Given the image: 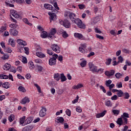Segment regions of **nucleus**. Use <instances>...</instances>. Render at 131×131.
<instances>
[{"label": "nucleus", "mask_w": 131, "mask_h": 131, "mask_svg": "<svg viewBox=\"0 0 131 131\" xmlns=\"http://www.w3.org/2000/svg\"><path fill=\"white\" fill-rule=\"evenodd\" d=\"M123 118H129V114L127 113H123V115L121 116Z\"/></svg>", "instance_id": "36"}, {"label": "nucleus", "mask_w": 131, "mask_h": 131, "mask_svg": "<svg viewBox=\"0 0 131 131\" xmlns=\"http://www.w3.org/2000/svg\"><path fill=\"white\" fill-rule=\"evenodd\" d=\"M123 94L124 93L122 90H119V91L117 93L118 97H119L120 98L123 97Z\"/></svg>", "instance_id": "29"}, {"label": "nucleus", "mask_w": 131, "mask_h": 131, "mask_svg": "<svg viewBox=\"0 0 131 131\" xmlns=\"http://www.w3.org/2000/svg\"><path fill=\"white\" fill-rule=\"evenodd\" d=\"M74 36H75L76 38H78V39H81V38H83V35H82V34H80L79 33H75Z\"/></svg>", "instance_id": "13"}, {"label": "nucleus", "mask_w": 131, "mask_h": 131, "mask_svg": "<svg viewBox=\"0 0 131 131\" xmlns=\"http://www.w3.org/2000/svg\"><path fill=\"white\" fill-rule=\"evenodd\" d=\"M29 67L30 69H31V70H32V69H34L35 66H34V63H33V62L32 61H29Z\"/></svg>", "instance_id": "21"}, {"label": "nucleus", "mask_w": 131, "mask_h": 131, "mask_svg": "<svg viewBox=\"0 0 131 131\" xmlns=\"http://www.w3.org/2000/svg\"><path fill=\"white\" fill-rule=\"evenodd\" d=\"M89 66L90 68V71H92L93 73H95L97 71V69H98L97 67L95 66L94 64L92 62H89Z\"/></svg>", "instance_id": "5"}, {"label": "nucleus", "mask_w": 131, "mask_h": 131, "mask_svg": "<svg viewBox=\"0 0 131 131\" xmlns=\"http://www.w3.org/2000/svg\"><path fill=\"white\" fill-rule=\"evenodd\" d=\"M21 61L23 63H24V64H26V63H27V58H26V57L22 56Z\"/></svg>", "instance_id": "47"}, {"label": "nucleus", "mask_w": 131, "mask_h": 131, "mask_svg": "<svg viewBox=\"0 0 131 131\" xmlns=\"http://www.w3.org/2000/svg\"><path fill=\"white\" fill-rule=\"evenodd\" d=\"M122 77V74H121L120 73H117L115 74V77L117 78V79H119V78H121Z\"/></svg>", "instance_id": "40"}, {"label": "nucleus", "mask_w": 131, "mask_h": 131, "mask_svg": "<svg viewBox=\"0 0 131 131\" xmlns=\"http://www.w3.org/2000/svg\"><path fill=\"white\" fill-rule=\"evenodd\" d=\"M117 123L120 125V126L123 124V121H122V118H119L117 121Z\"/></svg>", "instance_id": "25"}, {"label": "nucleus", "mask_w": 131, "mask_h": 131, "mask_svg": "<svg viewBox=\"0 0 131 131\" xmlns=\"http://www.w3.org/2000/svg\"><path fill=\"white\" fill-rule=\"evenodd\" d=\"M47 112V108L46 107H42L41 110L39 112V116L40 117H44L46 116Z\"/></svg>", "instance_id": "9"}, {"label": "nucleus", "mask_w": 131, "mask_h": 131, "mask_svg": "<svg viewBox=\"0 0 131 131\" xmlns=\"http://www.w3.org/2000/svg\"><path fill=\"white\" fill-rule=\"evenodd\" d=\"M23 20L24 22V23H25V24H28V25H29V26H31V25H32L31 23L28 21V19H27V18H24Z\"/></svg>", "instance_id": "38"}, {"label": "nucleus", "mask_w": 131, "mask_h": 131, "mask_svg": "<svg viewBox=\"0 0 131 131\" xmlns=\"http://www.w3.org/2000/svg\"><path fill=\"white\" fill-rule=\"evenodd\" d=\"M95 31L96 33H99V34L102 33V31H101V30H100V29H99L98 28H96L95 29Z\"/></svg>", "instance_id": "58"}, {"label": "nucleus", "mask_w": 131, "mask_h": 131, "mask_svg": "<svg viewBox=\"0 0 131 131\" xmlns=\"http://www.w3.org/2000/svg\"><path fill=\"white\" fill-rule=\"evenodd\" d=\"M66 113L68 116H71V111L69 109H67Z\"/></svg>", "instance_id": "51"}, {"label": "nucleus", "mask_w": 131, "mask_h": 131, "mask_svg": "<svg viewBox=\"0 0 131 131\" xmlns=\"http://www.w3.org/2000/svg\"><path fill=\"white\" fill-rule=\"evenodd\" d=\"M37 69L38 72H43L45 71V69H43V67L41 66L37 65Z\"/></svg>", "instance_id": "19"}, {"label": "nucleus", "mask_w": 131, "mask_h": 131, "mask_svg": "<svg viewBox=\"0 0 131 131\" xmlns=\"http://www.w3.org/2000/svg\"><path fill=\"white\" fill-rule=\"evenodd\" d=\"M3 55V56L2 57L3 60H7V59H9V55L5 54V53H4Z\"/></svg>", "instance_id": "50"}, {"label": "nucleus", "mask_w": 131, "mask_h": 131, "mask_svg": "<svg viewBox=\"0 0 131 131\" xmlns=\"http://www.w3.org/2000/svg\"><path fill=\"white\" fill-rule=\"evenodd\" d=\"M74 90H78V89H81V88H83V85L82 84H78L77 85L73 86Z\"/></svg>", "instance_id": "23"}, {"label": "nucleus", "mask_w": 131, "mask_h": 131, "mask_svg": "<svg viewBox=\"0 0 131 131\" xmlns=\"http://www.w3.org/2000/svg\"><path fill=\"white\" fill-rule=\"evenodd\" d=\"M62 35L63 38H67V37L69 36V35H68V34H67V32L66 31L63 32L62 33Z\"/></svg>", "instance_id": "41"}, {"label": "nucleus", "mask_w": 131, "mask_h": 131, "mask_svg": "<svg viewBox=\"0 0 131 131\" xmlns=\"http://www.w3.org/2000/svg\"><path fill=\"white\" fill-rule=\"evenodd\" d=\"M78 7H79V9H80V10H82V9H84V8H85V6L83 4H79Z\"/></svg>", "instance_id": "53"}, {"label": "nucleus", "mask_w": 131, "mask_h": 131, "mask_svg": "<svg viewBox=\"0 0 131 131\" xmlns=\"http://www.w3.org/2000/svg\"><path fill=\"white\" fill-rule=\"evenodd\" d=\"M123 97L124 99H128L129 98V94L127 92H125L123 93Z\"/></svg>", "instance_id": "39"}, {"label": "nucleus", "mask_w": 131, "mask_h": 131, "mask_svg": "<svg viewBox=\"0 0 131 131\" xmlns=\"http://www.w3.org/2000/svg\"><path fill=\"white\" fill-rule=\"evenodd\" d=\"M48 15L50 16V21H52V20L56 21L57 20V15H56V13L48 12Z\"/></svg>", "instance_id": "6"}, {"label": "nucleus", "mask_w": 131, "mask_h": 131, "mask_svg": "<svg viewBox=\"0 0 131 131\" xmlns=\"http://www.w3.org/2000/svg\"><path fill=\"white\" fill-rule=\"evenodd\" d=\"M122 52L125 53V54H129V51L126 49H123Z\"/></svg>", "instance_id": "61"}, {"label": "nucleus", "mask_w": 131, "mask_h": 131, "mask_svg": "<svg viewBox=\"0 0 131 131\" xmlns=\"http://www.w3.org/2000/svg\"><path fill=\"white\" fill-rule=\"evenodd\" d=\"M19 122L20 124H24V125H25V116H24L20 119Z\"/></svg>", "instance_id": "31"}, {"label": "nucleus", "mask_w": 131, "mask_h": 131, "mask_svg": "<svg viewBox=\"0 0 131 131\" xmlns=\"http://www.w3.org/2000/svg\"><path fill=\"white\" fill-rule=\"evenodd\" d=\"M4 70H9L11 69V64L9 63H6L4 66Z\"/></svg>", "instance_id": "22"}, {"label": "nucleus", "mask_w": 131, "mask_h": 131, "mask_svg": "<svg viewBox=\"0 0 131 131\" xmlns=\"http://www.w3.org/2000/svg\"><path fill=\"white\" fill-rule=\"evenodd\" d=\"M34 85L35 86H36V88H37V91L38 92V93H41V89H40V87L39 86V85H38V84H35Z\"/></svg>", "instance_id": "45"}, {"label": "nucleus", "mask_w": 131, "mask_h": 131, "mask_svg": "<svg viewBox=\"0 0 131 131\" xmlns=\"http://www.w3.org/2000/svg\"><path fill=\"white\" fill-rule=\"evenodd\" d=\"M105 105L107 107H112V103H111V101L110 100L105 101Z\"/></svg>", "instance_id": "30"}, {"label": "nucleus", "mask_w": 131, "mask_h": 131, "mask_svg": "<svg viewBox=\"0 0 131 131\" xmlns=\"http://www.w3.org/2000/svg\"><path fill=\"white\" fill-rule=\"evenodd\" d=\"M36 55L37 57H39V58H46V55L41 52H37Z\"/></svg>", "instance_id": "20"}, {"label": "nucleus", "mask_w": 131, "mask_h": 131, "mask_svg": "<svg viewBox=\"0 0 131 131\" xmlns=\"http://www.w3.org/2000/svg\"><path fill=\"white\" fill-rule=\"evenodd\" d=\"M35 62L38 64H41V63H42V61L39 59H35Z\"/></svg>", "instance_id": "55"}, {"label": "nucleus", "mask_w": 131, "mask_h": 131, "mask_svg": "<svg viewBox=\"0 0 131 131\" xmlns=\"http://www.w3.org/2000/svg\"><path fill=\"white\" fill-rule=\"evenodd\" d=\"M9 45H10V46L13 47V48H14V47H15V41H14V39H10L9 40Z\"/></svg>", "instance_id": "27"}, {"label": "nucleus", "mask_w": 131, "mask_h": 131, "mask_svg": "<svg viewBox=\"0 0 131 131\" xmlns=\"http://www.w3.org/2000/svg\"><path fill=\"white\" fill-rule=\"evenodd\" d=\"M117 88L120 89L121 88H122V83H121V82H120L119 83H117L116 85Z\"/></svg>", "instance_id": "63"}, {"label": "nucleus", "mask_w": 131, "mask_h": 131, "mask_svg": "<svg viewBox=\"0 0 131 131\" xmlns=\"http://www.w3.org/2000/svg\"><path fill=\"white\" fill-rule=\"evenodd\" d=\"M60 79H61V81L62 82L66 81L67 80V78H66V76H65V75H64V73L60 74Z\"/></svg>", "instance_id": "16"}, {"label": "nucleus", "mask_w": 131, "mask_h": 131, "mask_svg": "<svg viewBox=\"0 0 131 131\" xmlns=\"http://www.w3.org/2000/svg\"><path fill=\"white\" fill-rule=\"evenodd\" d=\"M96 37H97V38H99V39H102V40L104 39V37L100 35L96 34Z\"/></svg>", "instance_id": "62"}, {"label": "nucleus", "mask_w": 131, "mask_h": 131, "mask_svg": "<svg viewBox=\"0 0 131 131\" xmlns=\"http://www.w3.org/2000/svg\"><path fill=\"white\" fill-rule=\"evenodd\" d=\"M79 51L81 53H82V54H85V53H86V52H88V50H86V49L81 47L79 48Z\"/></svg>", "instance_id": "32"}, {"label": "nucleus", "mask_w": 131, "mask_h": 131, "mask_svg": "<svg viewBox=\"0 0 131 131\" xmlns=\"http://www.w3.org/2000/svg\"><path fill=\"white\" fill-rule=\"evenodd\" d=\"M77 25L79 28L81 29H85V25H84L82 21L79 18H76L75 21H73Z\"/></svg>", "instance_id": "1"}, {"label": "nucleus", "mask_w": 131, "mask_h": 131, "mask_svg": "<svg viewBox=\"0 0 131 131\" xmlns=\"http://www.w3.org/2000/svg\"><path fill=\"white\" fill-rule=\"evenodd\" d=\"M56 32H57V30H55V29H52L51 30L50 34H51V35H55V34H56Z\"/></svg>", "instance_id": "49"}, {"label": "nucleus", "mask_w": 131, "mask_h": 131, "mask_svg": "<svg viewBox=\"0 0 131 131\" xmlns=\"http://www.w3.org/2000/svg\"><path fill=\"white\" fill-rule=\"evenodd\" d=\"M117 99H118V97H117V95H115L113 97H111V100H112L113 101L117 100Z\"/></svg>", "instance_id": "59"}, {"label": "nucleus", "mask_w": 131, "mask_h": 131, "mask_svg": "<svg viewBox=\"0 0 131 131\" xmlns=\"http://www.w3.org/2000/svg\"><path fill=\"white\" fill-rule=\"evenodd\" d=\"M31 121H32V119H31L30 117L28 118L25 120V124H29V123H31Z\"/></svg>", "instance_id": "33"}, {"label": "nucleus", "mask_w": 131, "mask_h": 131, "mask_svg": "<svg viewBox=\"0 0 131 131\" xmlns=\"http://www.w3.org/2000/svg\"><path fill=\"white\" fill-rule=\"evenodd\" d=\"M3 88H4V89H9L10 88V83L8 82H5L2 84Z\"/></svg>", "instance_id": "24"}, {"label": "nucleus", "mask_w": 131, "mask_h": 131, "mask_svg": "<svg viewBox=\"0 0 131 131\" xmlns=\"http://www.w3.org/2000/svg\"><path fill=\"white\" fill-rule=\"evenodd\" d=\"M111 83H112V81L110 79L105 81V85L107 87L109 86V85H110V84H111Z\"/></svg>", "instance_id": "42"}, {"label": "nucleus", "mask_w": 131, "mask_h": 131, "mask_svg": "<svg viewBox=\"0 0 131 131\" xmlns=\"http://www.w3.org/2000/svg\"><path fill=\"white\" fill-rule=\"evenodd\" d=\"M24 50L25 51V54L28 55L29 54V48L27 47H25Z\"/></svg>", "instance_id": "57"}, {"label": "nucleus", "mask_w": 131, "mask_h": 131, "mask_svg": "<svg viewBox=\"0 0 131 131\" xmlns=\"http://www.w3.org/2000/svg\"><path fill=\"white\" fill-rule=\"evenodd\" d=\"M118 63H122L123 62V57L122 56H120L118 57Z\"/></svg>", "instance_id": "44"}, {"label": "nucleus", "mask_w": 131, "mask_h": 131, "mask_svg": "<svg viewBox=\"0 0 131 131\" xmlns=\"http://www.w3.org/2000/svg\"><path fill=\"white\" fill-rule=\"evenodd\" d=\"M11 15H12V16L14 17V18H16V19H18L19 18H20V15H19V14H18V12H17L16 11L11 10Z\"/></svg>", "instance_id": "10"}, {"label": "nucleus", "mask_w": 131, "mask_h": 131, "mask_svg": "<svg viewBox=\"0 0 131 131\" xmlns=\"http://www.w3.org/2000/svg\"><path fill=\"white\" fill-rule=\"evenodd\" d=\"M52 51L55 53H60L61 52L60 47L57 44H52L51 47Z\"/></svg>", "instance_id": "4"}, {"label": "nucleus", "mask_w": 131, "mask_h": 131, "mask_svg": "<svg viewBox=\"0 0 131 131\" xmlns=\"http://www.w3.org/2000/svg\"><path fill=\"white\" fill-rule=\"evenodd\" d=\"M69 17L72 21H74L76 19V15L73 13H70L69 15Z\"/></svg>", "instance_id": "12"}, {"label": "nucleus", "mask_w": 131, "mask_h": 131, "mask_svg": "<svg viewBox=\"0 0 131 131\" xmlns=\"http://www.w3.org/2000/svg\"><path fill=\"white\" fill-rule=\"evenodd\" d=\"M61 76H60V74L59 73H55L54 74V78L55 79V80H57V81H59L60 80Z\"/></svg>", "instance_id": "17"}, {"label": "nucleus", "mask_w": 131, "mask_h": 131, "mask_svg": "<svg viewBox=\"0 0 131 131\" xmlns=\"http://www.w3.org/2000/svg\"><path fill=\"white\" fill-rule=\"evenodd\" d=\"M10 27H11V29H16L18 27V26L16 24H11L10 25Z\"/></svg>", "instance_id": "37"}, {"label": "nucleus", "mask_w": 131, "mask_h": 131, "mask_svg": "<svg viewBox=\"0 0 131 131\" xmlns=\"http://www.w3.org/2000/svg\"><path fill=\"white\" fill-rule=\"evenodd\" d=\"M57 58H58V55L57 54H54L53 55V57L51 58L49 60V64L50 66H53V65H56L57 62Z\"/></svg>", "instance_id": "2"}, {"label": "nucleus", "mask_w": 131, "mask_h": 131, "mask_svg": "<svg viewBox=\"0 0 131 131\" xmlns=\"http://www.w3.org/2000/svg\"><path fill=\"white\" fill-rule=\"evenodd\" d=\"M10 72H13V73H16V72H17V70H16V69H15V68L12 67H12L10 68Z\"/></svg>", "instance_id": "56"}, {"label": "nucleus", "mask_w": 131, "mask_h": 131, "mask_svg": "<svg viewBox=\"0 0 131 131\" xmlns=\"http://www.w3.org/2000/svg\"><path fill=\"white\" fill-rule=\"evenodd\" d=\"M99 21H100V18H99V17H96L94 19L93 23H94V24H96V23H97V22H99Z\"/></svg>", "instance_id": "54"}, {"label": "nucleus", "mask_w": 131, "mask_h": 131, "mask_svg": "<svg viewBox=\"0 0 131 131\" xmlns=\"http://www.w3.org/2000/svg\"><path fill=\"white\" fill-rule=\"evenodd\" d=\"M44 7L45 9H47V10H53V6L49 4H45L44 5Z\"/></svg>", "instance_id": "18"}, {"label": "nucleus", "mask_w": 131, "mask_h": 131, "mask_svg": "<svg viewBox=\"0 0 131 131\" xmlns=\"http://www.w3.org/2000/svg\"><path fill=\"white\" fill-rule=\"evenodd\" d=\"M124 120V122H123V125H125V124H127V118H123Z\"/></svg>", "instance_id": "60"}, {"label": "nucleus", "mask_w": 131, "mask_h": 131, "mask_svg": "<svg viewBox=\"0 0 131 131\" xmlns=\"http://www.w3.org/2000/svg\"><path fill=\"white\" fill-rule=\"evenodd\" d=\"M80 65L81 66V67H85L86 66V60H84L82 61L80 63Z\"/></svg>", "instance_id": "46"}, {"label": "nucleus", "mask_w": 131, "mask_h": 131, "mask_svg": "<svg viewBox=\"0 0 131 131\" xmlns=\"http://www.w3.org/2000/svg\"><path fill=\"white\" fill-rule=\"evenodd\" d=\"M9 32L10 33V35H13V36H17V35H18V34L19 33L18 30L16 29H10Z\"/></svg>", "instance_id": "7"}, {"label": "nucleus", "mask_w": 131, "mask_h": 131, "mask_svg": "<svg viewBox=\"0 0 131 131\" xmlns=\"http://www.w3.org/2000/svg\"><path fill=\"white\" fill-rule=\"evenodd\" d=\"M18 90H19L20 92H22L23 93H26V89H25V88L19 86L18 89Z\"/></svg>", "instance_id": "34"}, {"label": "nucleus", "mask_w": 131, "mask_h": 131, "mask_svg": "<svg viewBox=\"0 0 131 131\" xmlns=\"http://www.w3.org/2000/svg\"><path fill=\"white\" fill-rule=\"evenodd\" d=\"M57 120L58 121L57 123H63L64 122V118L62 117H57Z\"/></svg>", "instance_id": "26"}, {"label": "nucleus", "mask_w": 131, "mask_h": 131, "mask_svg": "<svg viewBox=\"0 0 131 131\" xmlns=\"http://www.w3.org/2000/svg\"><path fill=\"white\" fill-rule=\"evenodd\" d=\"M52 5H53L54 8H55L56 10H60V8H59V7H58V4L57 3V2H56V1H53L52 2Z\"/></svg>", "instance_id": "35"}, {"label": "nucleus", "mask_w": 131, "mask_h": 131, "mask_svg": "<svg viewBox=\"0 0 131 131\" xmlns=\"http://www.w3.org/2000/svg\"><path fill=\"white\" fill-rule=\"evenodd\" d=\"M8 119L10 122H12V121L14 120V115H11L10 116H9Z\"/></svg>", "instance_id": "48"}, {"label": "nucleus", "mask_w": 131, "mask_h": 131, "mask_svg": "<svg viewBox=\"0 0 131 131\" xmlns=\"http://www.w3.org/2000/svg\"><path fill=\"white\" fill-rule=\"evenodd\" d=\"M112 61V59L109 58L106 60V61L105 62L106 65H110L111 64V62Z\"/></svg>", "instance_id": "52"}, {"label": "nucleus", "mask_w": 131, "mask_h": 131, "mask_svg": "<svg viewBox=\"0 0 131 131\" xmlns=\"http://www.w3.org/2000/svg\"><path fill=\"white\" fill-rule=\"evenodd\" d=\"M59 23L61 24V25H63L64 27H66V28H70V27H71V24H70L69 20L67 19L60 20Z\"/></svg>", "instance_id": "3"}, {"label": "nucleus", "mask_w": 131, "mask_h": 131, "mask_svg": "<svg viewBox=\"0 0 131 131\" xmlns=\"http://www.w3.org/2000/svg\"><path fill=\"white\" fill-rule=\"evenodd\" d=\"M33 128V126L32 125H27L23 128L21 131H31Z\"/></svg>", "instance_id": "11"}, {"label": "nucleus", "mask_w": 131, "mask_h": 131, "mask_svg": "<svg viewBox=\"0 0 131 131\" xmlns=\"http://www.w3.org/2000/svg\"><path fill=\"white\" fill-rule=\"evenodd\" d=\"M6 51L7 53H12V49L10 48H7Z\"/></svg>", "instance_id": "64"}, {"label": "nucleus", "mask_w": 131, "mask_h": 131, "mask_svg": "<svg viewBox=\"0 0 131 131\" xmlns=\"http://www.w3.org/2000/svg\"><path fill=\"white\" fill-rule=\"evenodd\" d=\"M107 113V111H104L102 113L96 114V118H100V117H103L105 114Z\"/></svg>", "instance_id": "14"}, {"label": "nucleus", "mask_w": 131, "mask_h": 131, "mask_svg": "<svg viewBox=\"0 0 131 131\" xmlns=\"http://www.w3.org/2000/svg\"><path fill=\"white\" fill-rule=\"evenodd\" d=\"M48 37V32L46 31H43L41 34V37L42 38H46Z\"/></svg>", "instance_id": "28"}, {"label": "nucleus", "mask_w": 131, "mask_h": 131, "mask_svg": "<svg viewBox=\"0 0 131 131\" xmlns=\"http://www.w3.org/2000/svg\"><path fill=\"white\" fill-rule=\"evenodd\" d=\"M112 112H113V113H114V114L115 115H118V114H119L120 111H119V110H113Z\"/></svg>", "instance_id": "43"}, {"label": "nucleus", "mask_w": 131, "mask_h": 131, "mask_svg": "<svg viewBox=\"0 0 131 131\" xmlns=\"http://www.w3.org/2000/svg\"><path fill=\"white\" fill-rule=\"evenodd\" d=\"M29 102H30V100H29V98H28V97H25L22 99L20 103L21 104H26V103H28Z\"/></svg>", "instance_id": "15"}, {"label": "nucleus", "mask_w": 131, "mask_h": 131, "mask_svg": "<svg viewBox=\"0 0 131 131\" xmlns=\"http://www.w3.org/2000/svg\"><path fill=\"white\" fill-rule=\"evenodd\" d=\"M105 75L108 76V77H111V76H113L114 74H115V71L114 70H111L110 71H106L105 72Z\"/></svg>", "instance_id": "8"}]
</instances>
